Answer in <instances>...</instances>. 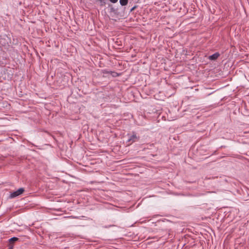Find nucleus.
<instances>
[{
	"label": "nucleus",
	"mask_w": 249,
	"mask_h": 249,
	"mask_svg": "<svg viewBox=\"0 0 249 249\" xmlns=\"http://www.w3.org/2000/svg\"><path fill=\"white\" fill-rule=\"evenodd\" d=\"M128 139L127 143L130 145L134 142H138L140 139V137L137 135L135 132H132V134H128Z\"/></svg>",
	"instance_id": "obj_1"
},
{
	"label": "nucleus",
	"mask_w": 249,
	"mask_h": 249,
	"mask_svg": "<svg viewBox=\"0 0 249 249\" xmlns=\"http://www.w3.org/2000/svg\"><path fill=\"white\" fill-rule=\"evenodd\" d=\"M24 188H20L18 190L11 193L10 195V198H13L16 197L22 194L24 192Z\"/></svg>",
	"instance_id": "obj_2"
},
{
	"label": "nucleus",
	"mask_w": 249,
	"mask_h": 249,
	"mask_svg": "<svg viewBox=\"0 0 249 249\" xmlns=\"http://www.w3.org/2000/svg\"><path fill=\"white\" fill-rule=\"evenodd\" d=\"M220 56V54L219 53L216 52L213 54L210 55L209 56V59L211 60H215Z\"/></svg>",
	"instance_id": "obj_3"
},
{
	"label": "nucleus",
	"mask_w": 249,
	"mask_h": 249,
	"mask_svg": "<svg viewBox=\"0 0 249 249\" xmlns=\"http://www.w3.org/2000/svg\"><path fill=\"white\" fill-rule=\"evenodd\" d=\"M119 2L121 6H125L128 3V0H120Z\"/></svg>",
	"instance_id": "obj_4"
},
{
	"label": "nucleus",
	"mask_w": 249,
	"mask_h": 249,
	"mask_svg": "<svg viewBox=\"0 0 249 249\" xmlns=\"http://www.w3.org/2000/svg\"><path fill=\"white\" fill-rule=\"evenodd\" d=\"M18 240L19 239L18 237H13L9 239V242L10 244H12V243L18 241Z\"/></svg>",
	"instance_id": "obj_5"
},
{
	"label": "nucleus",
	"mask_w": 249,
	"mask_h": 249,
	"mask_svg": "<svg viewBox=\"0 0 249 249\" xmlns=\"http://www.w3.org/2000/svg\"><path fill=\"white\" fill-rule=\"evenodd\" d=\"M99 1H100L101 3V5H105V0H98Z\"/></svg>",
	"instance_id": "obj_6"
},
{
	"label": "nucleus",
	"mask_w": 249,
	"mask_h": 249,
	"mask_svg": "<svg viewBox=\"0 0 249 249\" xmlns=\"http://www.w3.org/2000/svg\"><path fill=\"white\" fill-rule=\"evenodd\" d=\"M104 73H113L116 74V73H115V72H112V71H106V70H104Z\"/></svg>",
	"instance_id": "obj_7"
},
{
	"label": "nucleus",
	"mask_w": 249,
	"mask_h": 249,
	"mask_svg": "<svg viewBox=\"0 0 249 249\" xmlns=\"http://www.w3.org/2000/svg\"><path fill=\"white\" fill-rule=\"evenodd\" d=\"M111 3H116L118 0H109Z\"/></svg>",
	"instance_id": "obj_8"
},
{
	"label": "nucleus",
	"mask_w": 249,
	"mask_h": 249,
	"mask_svg": "<svg viewBox=\"0 0 249 249\" xmlns=\"http://www.w3.org/2000/svg\"><path fill=\"white\" fill-rule=\"evenodd\" d=\"M136 8V6H134L133 7H132L131 8V9L130 10V11H133Z\"/></svg>",
	"instance_id": "obj_9"
},
{
	"label": "nucleus",
	"mask_w": 249,
	"mask_h": 249,
	"mask_svg": "<svg viewBox=\"0 0 249 249\" xmlns=\"http://www.w3.org/2000/svg\"><path fill=\"white\" fill-rule=\"evenodd\" d=\"M9 249H13V247H11L9 248Z\"/></svg>",
	"instance_id": "obj_10"
}]
</instances>
